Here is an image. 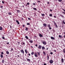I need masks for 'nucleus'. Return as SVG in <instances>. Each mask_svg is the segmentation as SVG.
Instances as JSON below:
<instances>
[{"instance_id": "obj_11", "label": "nucleus", "mask_w": 65, "mask_h": 65, "mask_svg": "<svg viewBox=\"0 0 65 65\" xmlns=\"http://www.w3.org/2000/svg\"><path fill=\"white\" fill-rule=\"evenodd\" d=\"M16 22H17V23H18V25H19V24H20V23L19 22V21H18V20H16Z\"/></svg>"}, {"instance_id": "obj_59", "label": "nucleus", "mask_w": 65, "mask_h": 65, "mask_svg": "<svg viewBox=\"0 0 65 65\" xmlns=\"http://www.w3.org/2000/svg\"><path fill=\"white\" fill-rule=\"evenodd\" d=\"M50 11H52V9H50Z\"/></svg>"}, {"instance_id": "obj_3", "label": "nucleus", "mask_w": 65, "mask_h": 65, "mask_svg": "<svg viewBox=\"0 0 65 65\" xmlns=\"http://www.w3.org/2000/svg\"><path fill=\"white\" fill-rule=\"evenodd\" d=\"M42 43L44 45H46V42L44 41L42 42Z\"/></svg>"}, {"instance_id": "obj_29", "label": "nucleus", "mask_w": 65, "mask_h": 65, "mask_svg": "<svg viewBox=\"0 0 65 65\" xmlns=\"http://www.w3.org/2000/svg\"><path fill=\"white\" fill-rule=\"evenodd\" d=\"M58 1L59 2H62V0H58Z\"/></svg>"}, {"instance_id": "obj_64", "label": "nucleus", "mask_w": 65, "mask_h": 65, "mask_svg": "<svg viewBox=\"0 0 65 65\" xmlns=\"http://www.w3.org/2000/svg\"><path fill=\"white\" fill-rule=\"evenodd\" d=\"M64 34H65V32H64Z\"/></svg>"}, {"instance_id": "obj_28", "label": "nucleus", "mask_w": 65, "mask_h": 65, "mask_svg": "<svg viewBox=\"0 0 65 65\" xmlns=\"http://www.w3.org/2000/svg\"><path fill=\"white\" fill-rule=\"evenodd\" d=\"M49 16L50 17H52L53 16V15L52 14H49Z\"/></svg>"}, {"instance_id": "obj_37", "label": "nucleus", "mask_w": 65, "mask_h": 65, "mask_svg": "<svg viewBox=\"0 0 65 65\" xmlns=\"http://www.w3.org/2000/svg\"><path fill=\"white\" fill-rule=\"evenodd\" d=\"M50 54L51 55H53V53L52 52H50Z\"/></svg>"}, {"instance_id": "obj_19", "label": "nucleus", "mask_w": 65, "mask_h": 65, "mask_svg": "<svg viewBox=\"0 0 65 65\" xmlns=\"http://www.w3.org/2000/svg\"><path fill=\"white\" fill-rule=\"evenodd\" d=\"M25 28L26 29H25V30H26V31H28V28L27 27H26Z\"/></svg>"}, {"instance_id": "obj_23", "label": "nucleus", "mask_w": 65, "mask_h": 65, "mask_svg": "<svg viewBox=\"0 0 65 65\" xmlns=\"http://www.w3.org/2000/svg\"><path fill=\"white\" fill-rule=\"evenodd\" d=\"M3 30V28L2 27H0V30Z\"/></svg>"}, {"instance_id": "obj_49", "label": "nucleus", "mask_w": 65, "mask_h": 65, "mask_svg": "<svg viewBox=\"0 0 65 65\" xmlns=\"http://www.w3.org/2000/svg\"><path fill=\"white\" fill-rule=\"evenodd\" d=\"M63 52L65 54V50H63Z\"/></svg>"}, {"instance_id": "obj_26", "label": "nucleus", "mask_w": 65, "mask_h": 65, "mask_svg": "<svg viewBox=\"0 0 65 65\" xmlns=\"http://www.w3.org/2000/svg\"><path fill=\"white\" fill-rule=\"evenodd\" d=\"M25 52L26 54H27V50L26 49L25 50Z\"/></svg>"}, {"instance_id": "obj_56", "label": "nucleus", "mask_w": 65, "mask_h": 65, "mask_svg": "<svg viewBox=\"0 0 65 65\" xmlns=\"http://www.w3.org/2000/svg\"><path fill=\"white\" fill-rule=\"evenodd\" d=\"M1 54H3V52H2Z\"/></svg>"}, {"instance_id": "obj_13", "label": "nucleus", "mask_w": 65, "mask_h": 65, "mask_svg": "<svg viewBox=\"0 0 65 65\" xmlns=\"http://www.w3.org/2000/svg\"><path fill=\"white\" fill-rule=\"evenodd\" d=\"M27 61L28 62H30V59H28V58L27 59Z\"/></svg>"}, {"instance_id": "obj_36", "label": "nucleus", "mask_w": 65, "mask_h": 65, "mask_svg": "<svg viewBox=\"0 0 65 65\" xmlns=\"http://www.w3.org/2000/svg\"><path fill=\"white\" fill-rule=\"evenodd\" d=\"M38 53V55H40V52H37Z\"/></svg>"}, {"instance_id": "obj_58", "label": "nucleus", "mask_w": 65, "mask_h": 65, "mask_svg": "<svg viewBox=\"0 0 65 65\" xmlns=\"http://www.w3.org/2000/svg\"><path fill=\"white\" fill-rule=\"evenodd\" d=\"M7 44H9V42H8L7 43Z\"/></svg>"}, {"instance_id": "obj_27", "label": "nucleus", "mask_w": 65, "mask_h": 65, "mask_svg": "<svg viewBox=\"0 0 65 65\" xmlns=\"http://www.w3.org/2000/svg\"><path fill=\"white\" fill-rule=\"evenodd\" d=\"M34 52H32L31 53V54L32 56V55H34Z\"/></svg>"}, {"instance_id": "obj_63", "label": "nucleus", "mask_w": 65, "mask_h": 65, "mask_svg": "<svg viewBox=\"0 0 65 65\" xmlns=\"http://www.w3.org/2000/svg\"><path fill=\"white\" fill-rule=\"evenodd\" d=\"M64 38H65V35H64Z\"/></svg>"}, {"instance_id": "obj_57", "label": "nucleus", "mask_w": 65, "mask_h": 65, "mask_svg": "<svg viewBox=\"0 0 65 65\" xmlns=\"http://www.w3.org/2000/svg\"><path fill=\"white\" fill-rule=\"evenodd\" d=\"M13 48H11V51H13Z\"/></svg>"}, {"instance_id": "obj_48", "label": "nucleus", "mask_w": 65, "mask_h": 65, "mask_svg": "<svg viewBox=\"0 0 65 65\" xmlns=\"http://www.w3.org/2000/svg\"><path fill=\"white\" fill-rule=\"evenodd\" d=\"M54 18H57V17H56V16H54Z\"/></svg>"}, {"instance_id": "obj_43", "label": "nucleus", "mask_w": 65, "mask_h": 65, "mask_svg": "<svg viewBox=\"0 0 65 65\" xmlns=\"http://www.w3.org/2000/svg\"><path fill=\"white\" fill-rule=\"evenodd\" d=\"M38 3H41V2H40V1H38Z\"/></svg>"}, {"instance_id": "obj_55", "label": "nucleus", "mask_w": 65, "mask_h": 65, "mask_svg": "<svg viewBox=\"0 0 65 65\" xmlns=\"http://www.w3.org/2000/svg\"><path fill=\"white\" fill-rule=\"evenodd\" d=\"M43 65H46V63H44Z\"/></svg>"}, {"instance_id": "obj_42", "label": "nucleus", "mask_w": 65, "mask_h": 65, "mask_svg": "<svg viewBox=\"0 0 65 65\" xmlns=\"http://www.w3.org/2000/svg\"><path fill=\"white\" fill-rule=\"evenodd\" d=\"M2 3H3V4H4V1H2Z\"/></svg>"}, {"instance_id": "obj_15", "label": "nucleus", "mask_w": 65, "mask_h": 65, "mask_svg": "<svg viewBox=\"0 0 65 65\" xmlns=\"http://www.w3.org/2000/svg\"><path fill=\"white\" fill-rule=\"evenodd\" d=\"M59 38H62V36H61V35H59Z\"/></svg>"}, {"instance_id": "obj_46", "label": "nucleus", "mask_w": 65, "mask_h": 65, "mask_svg": "<svg viewBox=\"0 0 65 65\" xmlns=\"http://www.w3.org/2000/svg\"><path fill=\"white\" fill-rule=\"evenodd\" d=\"M61 17H62V18H64V16L62 15Z\"/></svg>"}, {"instance_id": "obj_10", "label": "nucleus", "mask_w": 65, "mask_h": 65, "mask_svg": "<svg viewBox=\"0 0 65 65\" xmlns=\"http://www.w3.org/2000/svg\"><path fill=\"white\" fill-rule=\"evenodd\" d=\"M35 56L36 57H37V53H35V54H34Z\"/></svg>"}, {"instance_id": "obj_50", "label": "nucleus", "mask_w": 65, "mask_h": 65, "mask_svg": "<svg viewBox=\"0 0 65 65\" xmlns=\"http://www.w3.org/2000/svg\"><path fill=\"white\" fill-rule=\"evenodd\" d=\"M23 27H25V26L24 25H23Z\"/></svg>"}, {"instance_id": "obj_44", "label": "nucleus", "mask_w": 65, "mask_h": 65, "mask_svg": "<svg viewBox=\"0 0 65 65\" xmlns=\"http://www.w3.org/2000/svg\"><path fill=\"white\" fill-rule=\"evenodd\" d=\"M28 55H29V56H31V55H30V53L28 54Z\"/></svg>"}, {"instance_id": "obj_30", "label": "nucleus", "mask_w": 65, "mask_h": 65, "mask_svg": "<svg viewBox=\"0 0 65 65\" xmlns=\"http://www.w3.org/2000/svg\"><path fill=\"white\" fill-rule=\"evenodd\" d=\"M43 53L44 54V55H46V53H45V52H43Z\"/></svg>"}, {"instance_id": "obj_1", "label": "nucleus", "mask_w": 65, "mask_h": 65, "mask_svg": "<svg viewBox=\"0 0 65 65\" xmlns=\"http://www.w3.org/2000/svg\"><path fill=\"white\" fill-rule=\"evenodd\" d=\"M21 44L22 45H23L24 46L25 45V43L24 41H22L21 42Z\"/></svg>"}, {"instance_id": "obj_47", "label": "nucleus", "mask_w": 65, "mask_h": 65, "mask_svg": "<svg viewBox=\"0 0 65 65\" xmlns=\"http://www.w3.org/2000/svg\"><path fill=\"white\" fill-rule=\"evenodd\" d=\"M47 4H50V2H47Z\"/></svg>"}, {"instance_id": "obj_9", "label": "nucleus", "mask_w": 65, "mask_h": 65, "mask_svg": "<svg viewBox=\"0 0 65 65\" xmlns=\"http://www.w3.org/2000/svg\"><path fill=\"white\" fill-rule=\"evenodd\" d=\"M41 47L42 46H41V45H40L39 46V47H38V48L39 49H41Z\"/></svg>"}, {"instance_id": "obj_54", "label": "nucleus", "mask_w": 65, "mask_h": 65, "mask_svg": "<svg viewBox=\"0 0 65 65\" xmlns=\"http://www.w3.org/2000/svg\"><path fill=\"white\" fill-rule=\"evenodd\" d=\"M10 29H11V27H12L10 25Z\"/></svg>"}, {"instance_id": "obj_20", "label": "nucleus", "mask_w": 65, "mask_h": 65, "mask_svg": "<svg viewBox=\"0 0 65 65\" xmlns=\"http://www.w3.org/2000/svg\"><path fill=\"white\" fill-rule=\"evenodd\" d=\"M29 42H30V43H32L33 42V41H32V40H29Z\"/></svg>"}, {"instance_id": "obj_24", "label": "nucleus", "mask_w": 65, "mask_h": 65, "mask_svg": "<svg viewBox=\"0 0 65 65\" xmlns=\"http://www.w3.org/2000/svg\"><path fill=\"white\" fill-rule=\"evenodd\" d=\"M1 58H2L3 57V55L1 54Z\"/></svg>"}, {"instance_id": "obj_40", "label": "nucleus", "mask_w": 65, "mask_h": 65, "mask_svg": "<svg viewBox=\"0 0 65 65\" xmlns=\"http://www.w3.org/2000/svg\"><path fill=\"white\" fill-rule=\"evenodd\" d=\"M17 11L18 12H19V13L20 12V11L19 10H17Z\"/></svg>"}, {"instance_id": "obj_52", "label": "nucleus", "mask_w": 65, "mask_h": 65, "mask_svg": "<svg viewBox=\"0 0 65 65\" xmlns=\"http://www.w3.org/2000/svg\"><path fill=\"white\" fill-rule=\"evenodd\" d=\"M27 5H29V3H27Z\"/></svg>"}, {"instance_id": "obj_35", "label": "nucleus", "mask_w": 65, "mask_h": 65, "mask_svg": "<svg viewBox=\"0 0 65 65\" xmlns=\"http://www.w3.org/2000/svg\"><path fill=\"white\" fill-rule=\"evenodd\" d=\"M63 23L64 24H65V22L64 21V20L63 21Z\"/></svg>"}, {"instance_id": "obj_2", "label": "nucleus", "mask_w": 65, "mask_h": 65, "mask_svg": "<svg viewBox=\"0 0 65 65\" xmlns=\"http://www.w3.org/2000/svg\"><path fill=\"white\" fill-rule=\"evenodd\" d=\"M21 53H22V54H23L24 55V50H22L21 51Z\"/></svg>"}, {"instance_id": "obj_7", "label": "nucleus", "mask_w": 65, "mask_h": 65, "mask_svg": "<svg viewBox=\"0 0 65 65\" xmlns=\"http://www.w3.org/2000/svg\"><path fill=\"white\" fill-rule=\"evenodd\" d=\"M39 36L41 38L43 37V36L40 34H39Z\"/></svg>"}, {"instance_id": "obj_14", "label": "nucleus", "mask_w": 65, "mask_h": 65, "mask_svg": "<svg viewBox=\"0 0 65 65\" xmlns=\"http://www.w3.org/2000/svg\"><path fill=\"white\" fill-rule=\"evenodd\" d=\"M6 53L8 55L9 54V52H8V51H7L6 52Z\"/></svg>"}, {"instance_id": "obj_45", "label": "nucleus", "mask_w": 65, "mask_h": 65, "mask_svg": "<svg viewBox=\"0 0 65 65\" xmlns=\"http://www.w3.org/2000/svg\"><path fill=\"white\" fill-rule=\"evenodd\" d=\"M18 44L19 45H20V42H18Z\"/></svg>"}, {"instance_id": "obj_12", "label": "nucleus", "mask_w": 65, "mask_h": 65, "mask_svg": "<svg viewBox=\"0 0 65 65\" xmlns=\"http://www.w3.org/2000/svg\"><path fill=\"white\" fill-rule=\"evenodd\" d=\"M61 62L62 63H64V59H63L62 58L61 59Z\"/></svg>"}, {"instance_id": "obj_18", "label": "nucleus", "mask_w": 65, "mask_h": 65, "mask_svg": "<svg viewBox=\"0 0 65 65\" xmlns=\"http://www.w3.org/2000/svg\"><path fill=\"white\" fill-rule=\"evenodd\" d=\"M8 14L9 15H11L12 14V13H11V12H9L8 13Z\"/></svg>"}, {"instance_id": "obj_21", "label": "nucleus", "mask_w": 65, "mask_h": 65, "mask_svg": "<svg viewBox=\"0 0 65 65\" xmlns=\"http://www.w3.org/2000/svg\"><path fill=\"white\" fill-rule=\"evenodd\" d=\"M47 60H49V56H48V55H47Z\"/></svg>"}, {"instance_id": "obj_60", "label": "nucleus", "mask_w": 65, "mask_h": 65, "mask_svg": "<svg viewBox=\"0 0 65 65\" xmlns=\"http://www.w3.org/2000/svg\"><path fill=\"white\" fill-rule=\"evenodd\" d=\"M35 46H38V45H37V44H36L35 45Z\"/></svg>"}, {"instance_id": "obj_38", "label": "nucleus", "mask_w": 65, "mask_h": 65, "mask_svg": "<svg viewBox=\"0 0 65 65\" xmlns=\"http://www.w3.org/2000/svg\"><path fill=\"white\" fill-rule=\"evenodd\" d=\"M2 38L3 39H5V38H4V37H2Z\"/></svg>"}, {"instance_id": "obj_4", "label": "nucleus", "mask_w": 65, "mask_h": 65, "mask_svg": "<svg viewBox=\"0 0 65 65\" xmlns=\"http://www.w3.org/2000/svg\"><path fill=\"white\" fill-rule=\"evenodd\" d=\"M51 38L52 39V40H55V38L53 37H51Z\"/></svg>"}, {"instance_id": "obj_34", "label": "nucleus", "mask_w": 65, "mask_h": 65, "mask_svg": "<svg viewBox=\"0 0 65 65\" xmlns=\"http://www.w3.org/2000/svg\"><path fill=\"white\" fill-rule=\"evenodd\" d=\"M27 25H30V24L29 23H27Z\"/></svg>"}, {"instance_id": "obj_61", "label": "nucleus", "mask_w": 65, "mask_h": 65, "mask_svg": "<svg viewBox=\"0 0 65 65\" xmlns=\"http://www.w3.org/2000/svg\"><path fill=\"white\" fill-rule=\"evenodd\" d=\"M62 10H63L64 11V12H65V10L64 9H62Z\"/></svg>"}, {"instance_id": "obj_6", "label": "nucleus", "mask_w": 65, "mask_h": 65, "mask_svg": "<svg viewBox=\"0 0 65 65\" xmlns=\"http://www.w3.org/2000/svg\"><path fill=\"white\" fill-rule=\"evenodd\" d=\"M50 63L51 64H52L53 63V61L52 60H51L50 61Z\"/></svg>"}, {"instance_id": "obj_51", "label": "nucleus", "mask_w": 65, "mask_h": 65, "mask_svg": "<svg viewBox=\"0 0 65 65\" xmlns=\"http://www.w3.org/2000/svg\"><path fill=\"white\" fill-rule=\"evenodd\" d=\"M33 5H35V3H34L33 4Z\"/></svg>"}, {"instance_id": "obj_62", "label": "nucleus", "mask_w": 65, "mask_h": 65, "mask_svg": "<svg viewBox=\"0 0 65 65\" xmlns=\"http://www.w3.org/2000/svg\"><path fill=\"white\" fill-rule=\"evenodd\" d=\"M62 13H64V14H65V12H63Z\"/></svg>"}, {"instance_id": "obj_41", "label": "nucleus", "mask_w": 65, "mask_h": 65, "mask_svg": "<svg viewBox=\"0 0 65 65\" xmlns=\"http://www.w3.org/2000/svg\"><path fill=\"white\" fill-rule=\"evenodd\" d=\"M49 28V29H50V30H51L52 29V28L50 27Z\"/></svg>"}, {"instance_id": "obj_32", "label": "nucleus", "mask_w": 65, "mask_h": 65, "mask_svg": "<svg viewBox=\"0 0 65 65\" xmlns=\"http://www.w3.org/2000/svg\"><path fill=\"white\" fill-rule=\"evenodd\" d=\"M2 63H4V60H2Z\"/></svg>"}, {"instance_id": "obj_16", "label": "nucleus", "mask_w": 65, "mask_h": 65, "mask_svg": "<svg viewBox=\"0 0 65 65\" xmlns=\"http://www.w3.org/2000/svg\"><path fill=\"white\" fill-rule=\"evenodd\" d=\"M42 49L43 50H45V47L44 46H42Z\"/></svg>"}, {"instance_id": "obj_25", "label": "nucleus", "mask_w": 65, "mask_h": 65, "mask_svg": "<svg viewBox=\"0 0 65 65\" xmlns=\"http://www.w3.org/2000/svg\"><path fill=\"white\" fill-rule=\"evenodd\" d=\"M41 15H42V17H44V16H45V15H44V14H42Z\"/></svg>"}, {"instance_id": "obj_17", "label": "nucleus", "mask_w": 65, "mask_h": 65, "mask_svg": "<svg viewBox=\"0 0 65 65\" xmlns=\"http://www.w3.org/2000/svg\"><path fill=\"white\" fill-rule=\"evenodd\" d=\"M25 38H26L27 39H29L28 36H25Z\"/></svg>"}, {"instance_id": "obj_22", "label": "nucleus", "mask_w": 65, "mask_h": 65, "mask_svg": "<svg viewBox=\"0 0 65 65\" xmlns=\"http://www.w3.org/2000/svg\"><path fill=\"white\" fill-rule=\"evenodd\" d=\"M47 27H48V28H50V27H51V25L50 24H48L47 25Z\"/></svg>"}, {"instance_id": "obj_33", "label": "nucleus", "mask_w": 65, "mask_h": 65, "mask_svg": "<svg viewBox=\"0 0 65 65\" xmlns=\"http://www.w3.org/2000/svg\"><path fill=\"white\" fill-rule=\"evenodd\" d=\"M0 8H1L3 9V6H0Z\"/></svg>"}, {"instance_id": "obj_8", "label": "nucleus", "mask_w": 65, "mask_h": 65, "mask_svg": "<svg viewBox=\"0 0 65 65\" xmlns=\"http://www.w3.org/2000/svg\"><path fill=\"white\" fill-rule=\"evenodd\" d=\"M43 25L44 27H46L47 26V24H43Z\"/></svg>"}, {"instance_id": "obj_53", "label": "nucleus", "mask_w": 65, "mask_h": 65, "mask_svg": "<svg viewBox=\"0 0 65 65\" xmlns=\"http://www.w3.org/2000/svg\"><path fill=\"white\" fill-rule=\"evenodd\" d=\"M60 17H62V15L61 14H60Z\"/></svg>"}, {"instance_id": "obj_5", "label": "nucleus", "mask_w": 65, "mask_h": 65, "mask_svg": "<svg viewBox=\"0 0 65 65\" xmlns=\"http://www.w3.org/2000/svg\"><path fill=\"white\" fill-rule=\"evenodd\" d=\"M54 25H55V26L56 27V28L58 27V26H57V25L56 24V22H55V21H54Z\"/></svg>"}, {"instance_id": "obj_31", "label": "nucleus", "mask_w": 65, "mask_h": 65, "mask_svg": "<svg viewBox=\"0 0 65 65\" xmlns=\"http://www.w3.org/2000/svg\"><path fill=\"white\" fill-rule=\"evenodd\" d=\"M33 9H34V10H37V9L36 8H33Z\"/></svg>"}, {"instance_id": "obj_39", "label": "nucleus", "mask_w": 65, "mask_h": 65, "mask_svg": "<svg viewBox=\"0 0 65 65\" xmlns=\"http://www.w3.org/2000/svg\"><path fill=\"white\" fill-rule=\"evenodd\" d=\"M28 20H31V18H28Z\"/></svg>"}]
</instances>
